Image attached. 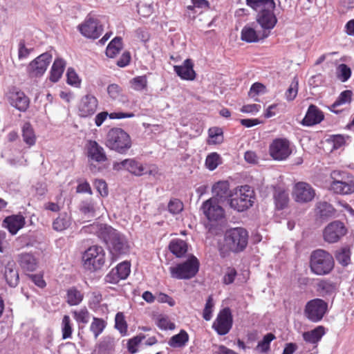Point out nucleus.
<instances>
[{
	"instance_id": "4c0bfd02",
	"label": "nucleus",
	"mask_w": 354,
	"mask_h": 354,
	"mask_svg": "<svg viewBox=\"0 0 354 354\" xmlns=\"http://www.w3.org/2000/svg\"><path fill=\"white\" fill-rule=\"evenodd\" d=\"M97 209V203L92 198L82 201L79 207V209L82 214L91 217L95 216Z\"/></svg>"
},
{
	"instance_id": "6e6d98bb",
	"label": "nucleus",
	"mask_w": 354,
	"mask_h": 354,
	"mask_svg": "<svg viewBox=\"0 0 354 354\" xmlns=\"http://www.w3.org/2000/svg\"><path fill=\"white\" fill-rule=\"evenodd\" d=\"M298 93V80L296 77L294 78L290 86L285 93L286 99L288 101H292L297 97Z\"/></svg>"
},
{
	"instance_id": "c85d7f7f",
	"label": "nucleus",
	"mask_w": 354,
	"mask_h": 354,
	"mask_svg": "<svg viewBox=\"0 0 354 354\" xmlns=\"http://www.w3.org/2000/svg\"><path fill=\"white\" fill-rule=\"evenodd\" d=\"M133 116L134 114L133 113L113 112L108 113L106 111H102L97 114L95 117V124L97 127H100L107 117H109L111 119H122L133 118Z\"/></svg>"
},
{
	"instance_id": "7ed1b4c3",
	"label": "nucleus",
	"mask_w": 354,
	"mask_h": 354,
	"mask_svg": "<svg viewBox=\"0 0 354 354\" xmlns=\"http://www.w3.org/2000/svg\"><path fill=\"white\" fill-rule=\"evenodd\" d=\"M333 257L328 251L317 249L311 252L310 268L313 273L322 276L328 274L334 268Z\"/></svg>"
},
{
	"instance_id": "bf43d9fd",
	"label": "nucleus",
	"mask_w": 354,
	"mask_h": 354,
	"mask_svg": "<svg viewBox=\"0 0 354 354\" xmlns=\"http://www.w3.org/2000/svg\"><path fill=\"white\" fill-rule=\"evenodd\" d=\"M131 86L136 91H142L147 87V80L146 76H138L131 80Z\"/></svg>"
},
{
	"instance_id": "dca6fc26",
	"label": "nucleus",
	"mask_w": 354,
	"mask_h": 354,
	"mask_svg": "<svg viewBox=\"0 0 354 354\" xmlns=\"http://www.w3.org/2000/svg\"><path fill=\"white\" fill-rule=\"evenodd\" d=\"M113 168L116 171H127L136 176L145 174V167L143 164L136 158H127L120 162H114Z\"/></svg>"
},
{
	"instance_id": "423d86ee",
	"label": "nucleus",
	"mask_w": 354,
	"mask_h": 354,
	"mask_svg": "<svg viewBox=\"0 0 354 354\" xmlns=\"http://www.w3.org/2000/svg\"><path fill=\"white\" fill-rule=\"evenodd\" d=\"M332 181L330 184V190L337 194L348 195L352 194L353 174L342 171L333 170L330 173Z\"/></svg>"
},
{
	"instance_id": "5fc2aeb1",
	"label": "nucleus",
	"mask_w": 354,
	"mask_h": 354,
	"mask_svg": "<svg viewBox=\"0 0 354 354\" xmlns=\"http://www.w3.org/2000/svg\"><path fill=\"white\" fill-rule=\"evenodd\" d=\"M351 75V68L345 64H341L337 68V78L342 82H346Z\"/></svg>"
},
{
	"instance_id": "a19ab883",
	"label": "nucleus",
	"mask_w": 354,
	"mask_h": 354,
	"mask_svg": "<svg viewBox=\"0 0 354 354\" xmlns=\"http://www.w3.org/2000/svg\"><path fill=\"white\" fill-rule=\"evenodd\" d=\"M122 48V41L120 37H115L109 44L106 49V55L110 58L115 57Z\"/></svg>"
},
{
	"instance_id": "6e6552de",
	"label": "nucleus",
	"mask_w": 354,
	"mask_h": 354,
	"mask_svg": "<svg viewBox=\"0 0 354 354\" xmlns=\"http://www.w3.org/2000/svg\"><path fill=\"white\" fill-rule=\"evenodd\" d=\"M83 261L85 268L89 270L101 269L105 263L104 250L99 245L89 247L83 254Z\"/></svg>"
},
{
	"instance_id": "2eb2a0df",
	"label": "nucleus",
	"mask_w": 354,
	"mask_h": 354,
	"mask_svg": "<svg viewBox=\"0 0 354 354\" xmlns=\"http://www.w3.org/2000/svg\"><path fill=\"white\" fill-rule=\"evenodd\" d=\"M270 156L276 160H286L291 153L290 142L286 138H277L269 147Z\"/></svg>"
},
{
	"instance_id": "49530a36",
	"label": "nucleus",
	"mask_w": 354,
	"mask_h": 354,
	"mask_svg": "<svg viewBox=\"0 0 354 354\" xmlns=\"http://www.w3.org/2000/svg\"><path fill=\"white\" fill-rule=\"evenodd\" d=\"M106 322L101 318L93 317L90 325V330L93 333L96 339L106 328Z\"/></svg>"
},
{
	"instance_id": "b1692460",
	"label": "nucleus",
	"mask_w": 354,
	"mask_h": 354,
	"mask_svg": "<svg viewBox=\"0 0 354 354\" xmlns=\"http://www.w3.org/2000/svg\"><path fill=\"white\" fill-rule=\"evenodd\" d=\"M194 64L190 59H187L180 66H174L175 73L185 80H193L196 77V73L194 71Z\"/></svg>"
},
{
	"instance_id": "bb28decb",
	"label": "nucleus",
	"mask_w": 354,
	"mask_h": 354,
	"mask_svg": "<svg viewBox=\"0 0 354 354\" xmlns=\"http://www.w3.org/2000/svg\"><path fill=\"white\" fill-rule=\"evenodd\" d=\"M24 217L21 215H12L6 217L3 221V225L12 234H15L24 227Z\"/></svg>"
},
{
	"instance_id": "f03ea898",
	"label": "nucleus",
	"mask_w": 354,
	"mask_h": 354,
	"mask_svg": "<svg viewBox=\"0 0 354 354\" xmlns=\"http://www.w3.org/2000/svg\"><path fill=\"white\" fill-rule=\"evenodd\" d=\"M248 233L243 227H235L227 230L223 243L218 246V252L222 258L228 257L230 252H243L248 245Z\"/></svg>"
},
{
	"instance_id": "a211bd4d",
	"label": "nucleus",
	"mask_w": 354,
	"mask_h": 354,
	"mask_svg": "<svg viewBox=\"0 0 354 354\" xmlns=\"http://www.w3.org/2000/svg\"><path fill=\"white\" fill-rule=\"evenodd\" d=\"M292 195L295 201L304 203L311 201L315 197V192L308 183L299 182L294 187Z\"/></svg>"
},
{
	"instance_id": "79ce46f5",
	"label": "nucleus",
	"mask_w": 354,
	"mask_h": 354,
	"mask_svg": "<svg viewBox=\"0 0 354 354\" xmlns=\"http://www.w3.org/2000/svg\"><path fill=\"white\" fill-rule=\"evenodd\" d=\"M115 350V342L111 337H104L98 344L100 354H112Z\"/></svg>"
},
{
	"instance_id": "4be33fe9",
	"label": "nucleus",
	"mask_w": 354,
	"mask_h": 354,
	"mask_svg": "<svg viewBox=\"0 0 354 354\" xmlns=\"http://www.w3.org/2000/svg\"><path fill=\"white\" fill-rule=\"evenodd\" d=\"M214 196L218 202H223L231 198L232 191L230 190V184L227 181L223 180L216 183L212 189Z\"/></svg>"
},
{
	"instance_id": "052dcab7",
	"label": "nucleus",
	"mask_w": 354,
	"mask_h": 354,
	"mask_svg": "<svg viewBox=\"0 0 354 354\" xmlns=\"http://www.w3.org/2000/svg\"><path fill=\"white\" fill-rule=\"evenodd\" d=\"M74 318L77 323L87 324L89 320V313L86 308L73 312Z\"/></svg>"
},
{
	"instance_id": "aec40b11",
	"label": "nucleus",
	"mask_w": 354,
	"mask_h": 354,
	"mask_svg": "<svg viewBox=\"0 0 354 354\" xmlns=\"http://www.w3.org/2000/svg\"><path fill=\"white\" fill-rule=\"evenodd\" d=\"M324 119V113L315 104H310L301 122L304 127H312L321 123Z\"/></svg>"
},
{
	"instance_id": "9b49d317",
	"label": "nucleus",
	"mask_w": 354,
	"mask_h": 354,
	"mask_svg": "<svg viewBox=\"0 0 354 354\" xmlns=\"http://www.w3.org/2000/svg\"><path fill=\"white\" fill-rule=\"evenodd\" d=\"M274 8L275 3L270 5L266 9L259 11L256 17L257 22L261 27L262 31L267 33L268 36L277 23V18L274 13Z\"/></svg>"
},
{
	"instance_id": "f704fd0d",
	"label": "nucleus",
	"mask_w": 354,
	"mask_h": 354,
	"mask_svg": "<svg viewBox=\"0 0 354 354\" xmlns=\"http://www.w3.org/2000/svg\"><path fill=\"white\" fill-rule=\"evenodd\" d=\"M351 251L349 246H344L337 250L335 257L341 266L346 267L351 263Z\"/></svg>"
},
{
	"instance_id": "58836bf2",
	"label": "nucleus",
	"mask_w": 354,
	"mask_h": 354,
	"mask_svg": "<svg viewBox=\"0 0 354 354\" xmlns=\"http://www.w3.org/2000/svg\"><path fill=\"white\" fill-rule=\"evenodd\" d=\"M169 250L177 257H183L187 251V245L185 241L176 239L170 242L169 245Z\"/></svg>"
},
{
	"instance_id": "864d4df0",
	"label": "nucleus",
	"mask_w": 354,
	"mask_h": 354,
	"mask_svg": "<svg viewBox=\"0 0 354 354\" xmlns=\"http://www.w3.org/2000/svg\"><path fill=\"white\" fill-rule=\"evenodd\" d=\"M115 327L122 335H125L127 331V324L122 313L119 312L115 315Z\"/></svg>"
},
{
	"instance_id": "338daca9",
	"label": "nucleus",
	"mask_w": 354,
	"mask_h": 354,
	"mask_svg": "<svg viewBox=\"0 0 354 354\" xmlns=\"http://www.w3.org/2000/svg\"><path fill=\"white\" fill-rule=\"evenodd\" d=\"M192 5L187 7V10H194L196 8L207 10L209 8V3L207 0H191Z\"/></svg>"
},
{
	"instance_id": "20e7f679",
	"label": "nucleus",
	"mask_w": 354,
	"mask_h": 354,
	"mask_svg": "<svg viewBox=\"0 0 354 354\" xmlns=\"http://www.w3.org/2000/svg\"><path fill=\"white\" fill-rule=\"evenodd\" d=\"M255 200V194L249 185L237 187L232 190L228 204L231 208L237 212H243L251 207Z\"/></svg>"
},
{
	"instance_id": "f3484780",
	"label": "nucleus",
	"mask_w": 354,
	"mask_h": 354,
	"mask_svg": "<svg viewBox=\"0 0 354 354\" xmlns=\"http://www.w3.org/2000/svg\"><path fill=\"white\" fill-rule=\"evenodd\" d=\"M131 272V264L128 261H123L113 268L104 277L106 283L116 284L120 280L126 279Z\"/></svg>"
},
{
	"instance_id": "ea45409f",
	"label": "nucleus",
	"mask_w": 354,
	"mask_h": 354,
	"mask_svg": "<svg viewBox=\"0 0 354 354\" xmlns=\"http://www.w3.org/2000/svg\"><path fill=\"white\" fill-rule=\"evenodd\" d=\"M353 92L351 90H345L342 91L335 102L330 106V110L335 113H338L339 111L336 110L338 106L350 103L352 100Z\"/></svg>"
},
{
	"instance_id": "a18cd8bd",
	"label": "nucleus",
	"mask_w": 354,
	"mask_h": 354,
	"mask_svg": "<svg viewBox=\"0 0 354 354\" xmlns=\"http://www.w3.org/2000/svg\"><path fill=\"white\" fill-rule=\"evenodd\" d=\"M274 199L277 208L282 209L288 205V194L283 190L276 189L274 194Z\"/></svg>"
},
{
	"instance_id": "4d7b16f0",
	"label": "nucleus",
	"mask_w": 354,
	"mask_h": 354,
	"mask_svg": "<svg viewBox=\"0 0 354 354\" xmlns=\"http://www.w3.org/2000/svg\"><path fill=\"white\" fill-rule=\"evenodd\" d=\"M214 306L212 295H209L206 301L203 312V317L206 321H209L212 317V311Z\"/></svg>"
},
{
	"instance_id": "37998d69",
	"label": "nucleus",
	"mask_w": 354,
	"mask_h": 354,
	"mask_svg": "<svg viewBox=\"0 0 354 354\" xmlns=\"http://www.w3.org/2000/svg\"><path fill=\"white\" fill-rule=\"evenodd\" d=\"M71 225V217L66 213H62L53 221V227L56 231H63Z\"/></svg>"
},
{
	"instance_id": "39448f33",
	"label": "nucleus",
	"mask_w": 354,
	"mask_h": 354,
	"mask_svg": "<svg viewBox=\"0 0 354 354\" xmlns=\"http://www.w3.org/2000/svg\"><path fill=\"white\" fill-rule=\"evenodd\" d=\"M106 146L120 154H126L132 146L130 136L118 127L111 129L106 136Z\"/></svg>"
},
{
	"instance_id": "0eeeda50",
	"label": "nucleus",
	"mask_w": 354,
	"mask_h": 354,
	"mask_svg": "<svg viewBox=\"0 0 354 354\" xmlns=\"http://www.w3.org/2000/svg\"><path fill=\"white\" fill-rule=\"evenodd\" d=\"M198 259L192 256L183 263L169 268L171 277L176 279H189L194 277L199 270Z\"/></svg>"
},
{
	"instance_id": "e2e57ef3",
	"label": "nucleus",
	"mask_w": 354,
	"mask_h": 354,
	"mask_svg": "<svg viewBox=\"0 0 354 354\" xmlns=\"http://www.w3.org/2000/svg\"><path fill=\"white\" fill-rule=\"evenodd\" d=\"M109 97L113 100L118 99L122 95V88L117 84H111L107 87Z\"/></svg>"
},
{
	"instance_id": "c756f323",
	"label": "nucleus",
	"mask_w": 354,
	"mask_h": 354,
	"mask_svg": "<svg viewBox=\"0 0 354 354\" xmlns=\"http://www.w3.org/2000/svg\"><path fill=\"white\" fill-rule=\"evenodd\" d=\"M18 262L21 268L26 271H35L37 267V259L30 253H21L19 254Z\"/></svg>"
},
{
	"instance_id": "8fccbe9b",
	"label": "nucleus",
	"mask_w": 354,
	"mask_h": 354,
	"mask_svg": "<svg viewBox=\"0 0 354 354\" xmlns=\"http://www.w3.org/2000/svg\"><path fill=\"white\" fill-rule=\"evenodd\" d=\"M156 323L161 330H174L175 324L170 322L168 317L160 315L156 317Z\"/></svg>"
},
{
	"instance_id": "09e8293b",
	"label": "nucleus",
	"mask_w": 354,
	"mask_h": 354,
	"mask_svg": "<svg viewBox=\"0 0 354 354\" xmlns=\"http://www.w3.org/2000/svg\"><path fill=\"white\" fill-rule=\"evenodd\" d=\"M62 338L64 339L71 337L73 333L72 324L68 315H64L62 322Z\"/></svg>"
},
{
	"instance_id": "2f4dec72",
	"label": "nucleus",
	"mask_w": 354,
	"mask_h": 354,
	"mask_svg": "<svg viewBox=\"0 0 354 354\" xmlns=\"http://www.w3.org/2000/svg\"><path fill=\"white\" fill-rule=\"evenodd\" d=\"M66 62L62 59H56L51 67L50 80L53 82H57L62 77Z\"/></svg>"
},
{
	"instance_id": "412c9836",
	"label": "nucleus",
	"mask_w": 354,
	"mask_h": 354,
	"mask_svg": "<svg viewBox=\"0 0 354 354\" xmlns=\"http://www.w3.org/2000/svg\"><path fill=\"white\" fill-rule=\"evenodd\" d=\"M98 104L97 98L92 95H86L81 99L79 104V114L86 118L95 113Z\"/></svg>"
},
{
	"instance_id": "c03bdc74",
	"label": "nucleus",
	"mask_w": 354,
	"mask_h": 354,
	"mask_svg": "<svg viewBox=\"0 0 354 354\" xmlns=\"http://www.w3.org/2000/svg\"><path fill=\"white\" fill-rule=\"evenodd\" d=\"M276 337L274 334L271 333H267L263 337V339L259 342L258 344L255 348V350H257L259 353L261 354L268 353L270 349V343Z\"/></svg>"
},
{
	"instance_id": "13d9d810",
	"label": "nucleus",
	"mask_w": 354,
	"mask_h": 354,
	"mask_svg": "<svg viewBox=\"0 0 354 354\" xmlns=\"http://www.w3.org/2000/svg\"><path fill=\"white\" fill-rule=\"evenodd\" d=\"M33 50L32 48H28L24 39H21L18 44V58L19 60L27 59L30 53Z\"/></svg>"
},
{
	"instance_id": "603ef678",
	"label": "nucleus",
	"mask_w": 354,
	"mask_h": 354,
	"mask_svg": "<svg viewBox=\"0 0 354 354\" xmlns=\"http://www.w3.org/2000/svg\"><path fill=\"white\" fill-rule=\"evenodd\" d=\"M318 288L322 295H331L335 292V283L326 280L320 281Z\"/></svg>"
},
{
	"instance_id": "5701e85b",
	"label": "nucleus",
	"mask_w": 354,
	"mask_h": 354,
	"mask_svg": "<svg viewBox=\"0 0 354 354\" xmlns=\"http://www.w3.org/2000/svg\"><path fill=\"white\" fill-rule=\"evenodd\" d=\"M88 157L91 160L103 162L107 160L104 148L95 140H89L87 145Z\"/></svg>"
},
{
	"instance_id": "f8f14e48",
	"label": "nucleus",
	"mask_w": 354,
	"mask_h": 354,
	"mask_svg": "<svg viewBox=\"0 0 354 354\" xmlns=\"http://www.w3.org/2000/svg\"><path fill=\"white\" fill-rule=\"evenodd\" d=\"M233 319L230 308H225L220 311L214 320L212 328L219 335L227 334L232 327Z\"/></svg>"
},
{
	"instance_id": "de8ad7c7",
	"label": "nucleus",
	"mask_w": 354,
	"mask_h": 354,
	"mask_svg": "<svg viewBox=\"0 0 354 354\" xmlns=\"http://www.w3.org/2000/svg\"><path fill=\"white\" fill-rule=\"evenodd\" d=\"M274 3L273 0H246V4L257 12Z\"/></svg>"
},
{
	"instance_id": "473e14b6",
	"label": "nucleus",
	"mask_w": 354,
	"mask_h": 354,
	"mask_svg": "<svg viewBox=\"0 0 354 354\" xmlns=\"http://www.w3.org/2000/svg\"><path fill=\"white\" fill-rule=\"evenodd\" d=\"M189 342V335L185 330H180L179 333L173 335L168 341V344L172 348H183Z\"/></svg>"
},
{
	"instance_id": "69168bd1",
	"label": "nucleus",
	"mask_w": 354,
	"mask_h": 354,
	"mask_svg": "<svg viewBox=\"0 0 354 354\" xmlns=\"http://www.w3.org/2000/svg\"><path fill=\"white\" fill-rule=\"evenodd\" d=\"M67 76V83L70 85L78 86L80 84V80L75 71V70L72 68H68L66 73Z\"/></svg>"
},
{
	"instance_id": "1a4fd4ad",
	"label": "nucleus",
	"mask_w": 354,
	"mask_h": 354,
	"mask_svg": "<svg viewBox=\"0 0 354 354\" xmlns=\"http://www.w3.org/2000/svg\"><path fill=\"white\" fill-rule=\"evenodd\" d=\"M328 310V304L322 299L308 301L304 308V315L311 322H320Z\"/></svg>"
},
{
	"instance_id": "ddd939ff",
	"label": "nucleus",
	"mask_w": 354,
	"mask_h": 354,
	"mask_svg": "<svg viewBox=\"0 0 354 354\" xmlns=\"http://www.w3.org/2000/svg\"><path fill=\"white\" fill-rule=\"evenodd\" d=\"M344 223L339 221L329 223L324 230L323 237L326 242L335 243L338 242L346 234Z\"/></svg>"
},
{
	"instance_id": "cd10ccee",
	"label": "nucleus",
	"mask_w": 354,
	"mask_h": 354,
	"mask_svg": "<svg viewBox=\"0 0 354 354\" xmlns=\"http://www.w3.org/2000/svg\"><path fill=\"white\" fill-rule=\"evenodd\" d=\"M4 277L10 287H16L19 281L18 270L13 261L8 262L5 266Z\"/></svg>"
},
{
	"instance_id": "9d476101",
	"label": "nucleus",
	"mask_w": 354,
	"mask_h": 354,
	"mask_svg": "<svg viewBox=\"0 0 354 354\" xmlns=\"http://www.w3.org/2000/svg\"><path fill=\"white\" fill-rule=\"evenodd\" d=\"M201 209L212 225L221 221L225 217L224 209L218 205V202L214 198L204 201Z\"/></svg>"
},
{
	"instance_id": "f257e3e1",
	"label": "nucleus",
	"mask_w": 354,
	"mask_h": 354,
	"mask_svg": "<svg viewBox=\"0 0 354 354\" xmlns=\"http://www.w3.org/2000/svg\"><path fill=\"white\" fill-rule=\"evenodd\" d=\"M82 232L96 235L113 254H125L129 251V244L125 236L107 224L93 223L84 226Z\"/></svg>"
},
{
	"instance_id": "0e129e2a",
	"label": "nucleus",
	"mask_w": 354,
	"mask_h": 354,
	"mask_svg": "<svg viewBox=\"0 0 354 354\" xmlns=\"http://www.w3.org/2000/svg\"><path fill=\"white\" fill-rule=\"evenodd\" d=\"M145 337L136 336L128 341L127 343V349L128 351L134 354L138 351V346L141 343L142 340Z\"/></svg>"
},
{
	"instance_id": "3c124183",
	"label": "nucleus",
	"mask_w": 354,
	"mask_h": 354,
	"mask_svg": "<svg viewBox=\"0 0 354 354\" xmlns=\"http://www.w3.org/2000/svg\"><path fill=\"white\" fill-rule=\"evenodd\" d=\"M221 163V157L220 156L216 153L213 152L209 153L205 160V165L207 168L210 170H214L218 165Z\"/></svg>"
},
{
	"instance_id": "6ab92c4d",
	"label": "nucleus",
	"mask_w": 354,
	"mask_h": 354,
	"mask_svg": "<svg viewBox=\"0 0 354 354\" xmlns=\"http://www.w3.org/2000/svg\"><path fill=\"white\" fill-rule=\"evenodd\" d=\"M78 28L82 35L91 39L99 37L102 32V26L98 24L97 20L91 18L86 19Z\"/></svg>"
},
{
	"instance_id": "a878e982",
	"label": "nucleus",
	"mask_w": 354,
	"mask_h": 354,
	"mask_svg": "<svg viewBox=\"0 0 354 354\" xmlns=\"http://www.w3.org/2000/svg\"><path fill=\"white\" fill-rule=\"evenodd\" d=\"M268 37L267 33H264L262 30L257 32L255 29L250 26H245L241 30V39L248 43L257 42Z\"/></svg>"
},
{
	"instance_id": "c9c22d12",
	"label": "nucleus",
	"mask_w": 354,
	"mask_h": 354,
	"mask_svg": "<svg viewBox=\"0 0 354 354\" xmlns=\"http://www.w3.org/2000/svg\"><path fill=\"white\" fill-rule=\"evenodd\" d=\"M84 298V295L76 287L69 288L66 291V299L70 306H77L80 304Z\"/></svg>"
},
{
	"instance_id": "7c9ffc66",
	"label": "nucleus",
	"mask_w": 354,
	"mask_h": 354,
	"mask_svg": "<svg viewBox=\"0 0 354 354\" xmlns=\"http://www.w3.org/2000/svg\"><path fill=\"white\" fill-rule=\"evenodd\" d=\"M325 334V328L322 326H317L315 329L304 332L303 333L304 339L310 344H317Z\"/></svg>"
},
{
	"instance_id": "393cba45",
	"label": "nucleus",
	"mask_w": 354,
	"mask_h": 354,
	"mask_svg": "<svg viewBox=\"0 0 354 354\" xmlns=\"http://www.w3.org/2000/svg\"><path fill=\"white\" fill-rule=\"evenodd\" d=\"M10 104L20 111H26L29 106V98L24 92H12L8 96Z\"/></svg>"
},
{
	"instance_id": "774afa93",
	"label": "nucleus",
	"mask_w": 354,
	"mask_h": 354,
	"mask_svg": "<svg viewBox=\"0 0 354 354\" xmlns=\"http://www.w3.org/2000/svg\"><path fill=\"white\" fill-rule=\"evenodd\" d=\"M236 274L235 268L231 267L227 268L223 277V283L226 285L232 283L235 279Z\"/></svg>"
},
{
	"instance_id": "72a5a7b5",
	"label": "nucleus",
	"mask_w": 354,
	"mask_h": 354,
	"mask_svg": "<svg viewBox=\"0 0 354 354\" xmlns=\"http://www.w3.org/2000/svg\"><path fill=\"white\" fill-rule=\"evenodd\" d=\"M22 138L24 142L29 147L35 145L36 136L32 125L29 122H25L21 127Z\"/></svg>"
},
{
	"instance_id": "4468645a",
	"label": "nucleus",
	"mask_w": 354,
	"mask_h": 354,
	"mask_svg": "<svg viewBox=\"0 0 354 354\" xmlns=\"http://www.w3.org/2000/svg\"><path fill=\"white\" fill-rule=\"evenodd\" d=\"M52 59V56L48 53H44L34 60L27 66V72L31 77H39L46 72Z\"/></svg>"
},
{
	"instance_id": "e433bc0d",
	"label": "nucleus",
	"mask_w": 354,
	"mask_h": 354,
	"mask_svg": "<svg viewBox=\"0 0 354 354\" xmlns=\"http://www.w3.org/2000/svg\"><path fill=\"white\" fill-rule=\"evenodd\" d=\"M317 214L322 219H327L334 215L333 207L326 201L319 202L316 207Z\"/></svg>"
},
{
	"instance_id": "680f3d73",
	"label": "nucleus",
	"mask_w": 354,
	"mask_h": 354,
	"mask_svg": "<svg viewBox=\"0 0 354 354\" xmlns=\"http://www.w3.org/2000/svg\"><path fill=\"white\" fill-rule=\"evenodd\" d=\"M183 209V204L179 199H171L168 203V210L173 214H179Z\"/></svg>"
}]
</instances>
